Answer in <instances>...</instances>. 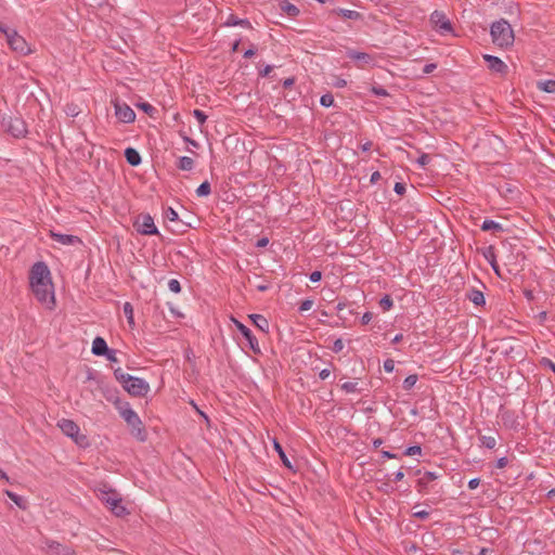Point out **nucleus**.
I'll return each instance as SVG.
<instances>
[{
	"label": "nucleus",
	"mask_w": 555,
	"mask_h": 555,
	"mask_svg": "<svg viewBox=\"0 0 555 555\" xmlns=\"http://www.w3.org/2000/svg\"><path fill=\"white\" fill-rule=\"evenodd\" d=\"M29 284L36 299L46 305L47 308L53 309L55 306V297L51 272L43 261H37L29 271Z\"/></svg>",
	"instance_id": "f257e3e1"
},
{
	"label": "nucleus",
	"mask_w": 555,
	"mask_h": 555,
	"mask_svg": "<svg viewBox=\"0 0 555 555\" xmlns=\"http://www.w3.org/2000/svg\"><path fill=\"white\" fill-rule=\"evenodd\" d=\"M115 405L119 415L130 427L131 435L139 441L144 442L147 439V433L137 412L131 409L128 402H122L119 399L115 401Z\"/></svg>",
	"instance_id": "f03ea898"
},
{
	"label": "nucleus",
	"mask_w": 555,
	"mask_h": 555,
	"mask_svg": "<svg viewBox=\"0 0 555 555\" xmlns=\"http://www.w3.org/2000/svg\"><path fill=\"white\" fill-rule=\"evenodd\" d=\"M114 376L121 384L122 388L133 397H145L150 391L147 382L125 373L121 367L114 370Z\"/></svg>",
	"instance_id": "7ed1b4c3"
},
{
	"label": "nucleus",
	"mask_w": 555,
	"mask_h": 555,
	"mask_svg": "<svg viewBox=\"0 0 555 555\" xmlns=\"http://www.w3.org/2000/svg\"><path fill=\"white\" fill-rule=\"evenodd\" d=\"M492 42L501 48L509 47L514 43V31L511 24L505 20L492 23L490 28Z\"/></svg>",
	"instance_id": "20e7f679"
},
{
	"label": "nucleus",
	"mask_w": 555,
	"mask_h": 555,
	"mask_svg": "<svg viewBox=\"0 0 555 555\" xmlns=\"http://www.w3.org/2000/svg\"><path fill=\"white\" fill-rule=\"evenodd\" d=\"M7 42L10 49L20 55H28L33 52L25 38L22 37L15 29L9 31Z\"/></svg>",
	"instance_id": "39448f33"
},
{
	"label": "nucleus",
	"mask_w": 555,
	"mask_h": 555,
	"mask_svg": "<svg viewBox=\"0 0 555 555\" xmlns=\"http://www.w3.org/2000/svg\"><path fill=\"white\" fill-rule=\"evenodd\" d=\"M135 230L143 235H156L158 230L154 224V219L149 214H141L134 222Z\"/></svg>",
	"instance_id": "423d86ee"
},
{
	"label": "nucleus",
	"mask_w": 555,
	"mask_h": 555,
	"mask_svg": "<svg viewBox=\"0 0 555 555\" xmlns=\"http://www.w3.org/2000/svg\"><path fill=\"white\" fill-rule=\"evenodd\" d=\"M2 126L14 138H22L27 133L25 121L18 117H10L9 119L4 118L2 120Z\"/></svg>",
	"instance_id": "0eeeda50"
},
{
	"label": "nucleus",
	"mask_w": 555,
	"mask_h": 555,
	"mask_svg": "<svg viewBox=\"0 0 555 555\" xmlns=\"http://www.w3.org/2000/svg\"><path fill=\"white\" fill-rule=\"evenodd\" d=\"M113 105L115 108V115L119 121L125 124L134 121L135 113L127 103L115 100L113 101Z\"/></svg>",
	"instance_id": "6e6552de"
},
{
	"label": "nucleus",
	"mask_w": 555,
	"mask_h": 555,
	"mask_svg": "<svg viewBox=\"0 0 555 555\" xmlns=\"http://www.w3.org/2000/svg\"><path fill=\"white\" fill-rule=\"evenodd\" d=\"M232 320H233L234 325L237 328V331H240V333L247 340L248 347L253 350V352L255 354H260L261 350H260V347H259L258 339L251 333V331L246 325H244L242 322H240L238 320H236V319H232Z\"/></svg>",
	"instance_id": "1a4fd4ad"
},
{
	"label": "nucleus",
	"mask_w": 555,
	"mask_h": 555,
	"mask_svg": "<svg viewBox=\"0 0 555 555\" xmlns=\"http://www.w3.org/2000/svg\"><path fill=\"white\" fill-rule=\"evenodd\" d=\"M430 21H431V23L435 24V27L442 35H444L447 33H451L453 30L450 20L441 11H437V10L434 11L430 15Z\"/></svg>",
	"instance_id": "9d476101"
},
{
	"label": "nucleus",
	"mask_w": 555,
	"mask_h": 555,
	"mask_svg": "<svg viewBox=\"0 0 555 555\" xmlns=\"http://www.w3.org/2000/svg\"><path fill=\"white\" fill-rule=\"evenodd\" d=\"M165 218L173 223L170 230L175 233H184L190 227V224L180 220L178 212L171 207L165 210Z\"/></svg>",
	"instance_id": "9b49d317"
},
{
	"label": "nucleus",
	"mask_w": 555,
	"mask_h": 555,
	"mask_svg": "<svg viewBox=\"0 0 555 555\" xmlns=\"http://www.w3.org/2000/svg\"><path fill=\"white\" fill-rule=\"evenodd\" d=\"M483 60L487 62L491 72L505 75L507 73V65L498 56L485 54Z\"/></svg>",
	"instance_id": "f8f14e48"
},
{
	"label": "nucleus",
	"mask_w": 555,
	"mask_h": 555,
	"mask_svg": "<svg viewBox=\"0 0 555 555\" xmlns=\"http://www.w3.org/2000/svg\"><path fill=\"white\" fill-rule=\"evenodd\" d=\"M48 555H75V552L67 546L52 540L46 541Z\"/></svg>",
	"instance_id": "ddd939ff"
},
{
	"label": "nucleus",
	"mask_w": 555,
	"mask_h": 555,
	"mask_svg": "<svg viewBox=\"0 0 555 555\" xmlns=\"http://www.w3.org/2000/svg\"><path fill=\"white\" fill-rule=\"evenodd\" d=\"M57 426L64 435L69 438L76 437L80 431L79 426L72 420L62 418L57 422Z\"/></svg>",
	"instance_id": "4468645a"
},
{
	"label": "nucleus",
	"mask_w": 555,
	"mask_h": 555,
	"mask_svg": "<svg viewBox=\"0 0 555 555\" xmlns=\"http://www.w3.org/2000/svg\"><path fill=\"white\" fill-rule=\"evenodd\" d=\"M50 236H51V238H53L54 241H56L57 243H60L62 245H73L76 243H81V240L76 235L61 234V233L51 231Z\"/></svg>",
	"instance_id": "2eb2a0df"
},
{
	"label": "nucleus",
	"mask_w": 555,
	"mask_h": 555,
	"mask_svg": "<svg viewBox=\"0 0 555 555\" xmlns=\"http://www.w3.org/2000/svg\"><path fill=\"white\" fill-rule=\"evenodd\" d=\"M109 348L105 341V339L101 336H96L92 341L91 351L94 356L103 357L108 352Z\"/></svg>",
	"instance_id": "dca6fc26"
},
{
	"label": "nucleus",
	"mask_w": 555,
	"mask_h": 555,
	"mask_svg": "<svg viewBox=\"0 0 555 555\" xmlns=\"http://www.w3.org/2000/svg\"><path fill=\"white\" fill-rule=\"evenodd\" d=\"M331 14L338 15L344 20L360 21L363 18L362 14L358 11L340 9V8L332 10Z\"/></svg>",
	"instance_id": "f3484780"
},
{
	"label": "nucleus",
	"mask_w": 555,
	"mask_h": 555,
	"mask_svg": "<svg viewBox=\"0 0 555 555\" xmlns=\"http://www.w3.org/2000/svg\"><path fill=\"white\" fill-rule=\"evenodd\" d=\"M124 155L127 163L133 167L139 166L142 162L140 153L133 147H127Z\"/></svg>",
	"instance_id": "a211bd4d"
},
{
	"label": "nucleus",
	"mask_w": 555,
	"mask_h": 555,
	"mask_svg": "<svg viewBox=\"0 0 555 555\" xmlns=\"http://www.w3.org/2000/svg\"><path fill=\"white\" fill-rule=\"evenodd\" d=\"M347 56L353 61H359V62H363L366 64L373 62V56L370 55L369 53L352 50V49H349L347 51Z\"/></svg>",
	"instance_id": "6ab92c4d"
},
{
	"label": "nucleus",
	"mask_w": 555,
	"mask_h": 555,
	"mask_svg": "<svg viewBox=\"0 0 555 555\" xmlns=\"http://www.w3.org/2000/svg\"><path fill=\"white\" fill-rule=\"evenodd\" d=\"M249 319L251 320L253 324L259 328L263 333L269 332V322L268 320L261 315V314H250Z\"/></svg>",
	"instance_id": "aec40b11"
},
{
	"label": "nucleus",
	"mask_w": 555,
	"mask_h": 555,
	"mask_svg": "<svg viewBox=\"0 0 555 555\" xmlns=\"http://www.w3.org/2000/svg\"><path fill=\"white\" fill-rule=\"evenodd\" d=\"M439 478V475H437L434 472H426L422 478L417 480L418 491L423 492L427 489V486L430 481L436 480Z\"/></svg>",
	"instance_id": "412c9836"
},
{
	"label": "nucleus",
	"mask_w": 555,
	"mask_h": 555,
	"mask_svg": "<svg viewBox=\"0 0 555 555\" xmlns=\"http://www.w3.org/2000/svg\"><path fill=\"white\" fill-rule=\"evenodd\" d=\"M225 26H242L245 28H251V24L247 18H238L234 14H230L224 22Z\"/></svg>",
	"instance_id": "4be33fe9"
},
{
	"label": "nucleus",
	"mask_w": 555,
	"mask_h": 555,
	"mask_svg": "<svg viewBox=\"0 0 555 555\" xmlns=\"http://www.w3.org/2000/svg\"><path fill=\"white\" fill-rule=\"evenodd\" d=\"M466 297L476 306H482L486 302L483 293L476 288L469 289Z\"/></svg>",
	"instance_id": "5701e85b"
},
{
	"label": "nucleus",
	"mask_w": 555,
	"mask_h": 555,
	"mask_svg": "<svg viewBox=\"0 0 555 555\" xmlns=\"http://www.w3.org/2000/svg\"><path fill=\"white\" fill-rule=\"evenodd\" d=\"M279 5L281 11L286 13L291 17L297 16L300 12L295 4L288 2L287 0H282Z\"/></svg>",
	"instance_id": "b1692460"
},
{
	"label": "nucleus",
	"mask_w": 555,
	"mask_h": 555,
	"mask_svg": "<svg viewBox=\"0 0 555 555\" xmlns=\"http://www.w3.org/2000/svg\"><path fill=\"white\" fill-rule=\"evenodd\" d=\"M109 509L117 517H124L129 514L127 508L121 504V500H114V503H112V507H109Z\"/></svg>",
	"instance_id": "393cba45"
},
{
	"label": "nucleus",
	"mask_w": 555,
	"mask_h": 555,
	"mask_svg": "<svg viewBox=\"0 0 555 555\" xmlns=\"http://www.w3.org/2000/svg\"><path fill=\"white\" fill-rule=\"evenodd\" d=\"M100 499L109 507H112V503H114V500H121V498L115 490L103 491Z\"/></svg>",
	"instance_id": "a878e982"
},
{
	"label": "nucleus",
	"mask_w": 555,
	"mask_h": 555,
	"mask_svg": "<svg viewBox=\"0 0 555 555\" xmlns=\"http://www.w3.org/2000/svg\"><path fill=\"white\" fill-rule=\"evenodd\" d=\"M480 229L482 231H495V232H502L503 227L499 222H495L494 220L486 219Z\"/></svg>",
	"instance_id": "bb28decb"
},
{
	"label": "nucleus",
	"mask_w": 555,
	"mask_h": 555,
	"mask_svg": "<svg viewBox=\"0 0 555 555\" xmlns=\"http://www.w3.org/2000/svg\"><path fill=\"white\" fill-rule=\"evenodd\" d=\"M177 167L180 170L190 171L194 167V160L189 156H182L179 158Z\"/></svg>",
	"instance_id": "cd10ccee"
},
{
	"label": "nucleus",
	"mask_w": 555,
	"mask_h": 555,
	"mask_svg": "<svg viewBox=\"0 0 555 555\" xmlns=\"http://www.w3.org/2000/svg\"><path fill=\"white\" fill-rule=\"evenodd\" d=\"M273 447H274V450L278 452L282 463L286 467L293 468V466L291 464V461L288 460V457L286 456V454H285V452L283 450V447L276 440L273 441Z\"/></svg>",
	"instance_id": "c85d7f7f"
},
{
	"label": "nucleus",
	"mask_w": 555,
	"mask_h": 555,
	"mask_svg": "<svg viewBox=\"0 0 555 555\" xmlns=\"http://www.w3.org/2000/svg\"><path fill=\"white\" fill-rule=\"evenodd\" d=\"M5 495L10 498L20 508L25 509L26 508V501L21 495L10 491H4Z\"/></svg>",
	"instance_id": "c756f323"
},
{
	"label": "nucleus",
	"mask_w": 555,
	"mask_h": 555,
	"mask_svg": "<svg viewBox=\"0 0 555 555\" xmlns=\"http://www.w3.org/2000/svg\"><path fill=\"white\" fill-rule=\"evenodd\" d=\"M538 88L547 93H555V80L547 79L538 82Z\"/></svg>",
	"instance_id": "7c9ffc66"
},
{
	"label": "nucleus",
	"mask_w": 555,
	"mask_h": 555,
	"mask_svg": "<svg viewBox=\"0 0 555 555\" xmlns=\"http://www.w3.org/2000/svg\"><path fill=\"white\" fill-rule=\"evenodd\" d=\"M210 193H211V185H210L209 181H204L196 189V195L198 197H206V196L210 195Z\"/></svg>",
	"instance_id": "2f4dec72"
},
{
	"label": "nucleus",
	"mask_w": 555,
	"mask_h": 555,
	"mask_svg": "<svg viewBox=\"0 0 555 555\" xmlns=\"http://www.w3.org/2000/svg\"><path fill=\"white\" fill-rule=\"evenodd\" d=\"M479 441L487 449H494L495 446H496V439L493 436L480 435L479 436Z\"/></svg>",
	"instance_id": "473e14b6"
},
{
	"label": "nucleus",
	"mask_w": 555,
	"mask_h": 555,
	"mask_svg": "<svg viewBox=\"0 0 555 555\" xmlns=\"http://www.w3.org/2000/svg\"><path fill=\"white\" fill-rule=\"evenodd\" d=\"M122 310H124V314L126 315L129 325L133 326L134 325V318H133V307H132V305L130 302H128V301L125 302L124 307H122Z\"/></svg>",
	"instance_id": "72a5a7b5"
},
{
	"label": "nucleus",
	"mask_w": 555,
	"mask_h": 555,
	"mask_svg": "<svg viewBox=\"0 0 555 555\" xmlns=\"http://www.w3.org/2000/svg\"><path fill=\"white\" fill-rule=\"evenodd\" d=\"M417 379H418V377L416 374H411V375L406 376L403 380V385H402L403 389H405V390L412 389L414 387V385L416 384Z\"/></svg>",
	"instance_id": "f704fd0d"
},
{
	"label": "nucleus",
	"mask_w": 555,
	"mask_h": 555,
	"mask_svg": "<svg viewBox=\"0 0 555 555\" xmlns=\"http://www.w3.org/2000/svg\"><path fill=\"white\" fill-rule=\"evenodd\" d=\"M392 306H393V300H392V298L389 295H385L379 300V307L383 309V311L390 310L392 308Z\"/></svg>",
	"instance_id": "c9c22d12"
},
{
	"label": "nucleus",
	"mask_w": 555,
	"mask_h": 555,
	"mask_svg": "<svg viewBox=\"0 0 555 555\" xmlns=\"http://www.w3.org/2000/svg\"><path fill=\"white\" fill-rule=\"evenodd\" d=\"M357 386H358V383H356V382H346V383L341 384L340 388L348 393L359 392L360 389H358Z\"/></svg>",
	"instance_id": "e433bc0d"
},
{
	"label": "nucleus",
	"mask_w": 555,
	"mask_h": 555,
	"mask_svg": "<svg viewBox=\"0 0 555 555\" xmlns=\"http://www.w3.org/2000/svg\"><path fill=\"white\" fill-rule=\"evenodd\" d=\"M79 447L87 448L89 446V440L86 435L80 434V431L77 434L76 437L72 438Z\"/></svg>",
	"instance_id": "4c0bfd02"
},
{
	"label": "nucleus",
	"mask_w": 555,
	"mask_h": 555,
	"mask_svg": "<svg viewBox=\"0 0 555 555\" xmlns=\"http://www.w3.org/2000/svg\"><path fill=\"white\" fill-rule=\"evenodd\" d=\"M320 104L324 107H330L334 104V96L332 93L327 92L323 94L320 99Z\"/></svg>",
	"instance_id": "58836bf2"
},
{
	"label": "nucleus",
	"mask_w": 555,
	"mask_h": 555,
	"mask_svg": "<svg viewBox=\"0 0 555 555\" xmlns=\"http://www.w3.org/2000/svg\"><path fill=\"white\" fill-rule=\"evenodd\" d=\"M138 106H139V108H141L144 113H146L150 116H153L154 113L156 112V108L146 102L140 103Z\"/></svg>",
	"instance_id": "ea45409f"
},
{
	"label": "nucleus",
	"mask_w": 555,
	"mask_h": 555,
	"mask_svg": "<svg viewBox=\"0 0 555 555\" xmlns=\"http://www.w3.org/2000/svg\"><path fill=\"white\" fill-rule=\"evenodd\" d=\"M371 92L374 95H376V96H387V95H389L388 91L385 88L380 87V86H373L371 88Z\"/></svg>",
	"instance_id": "a19ab883"
},
{
	"label": "nucleus",
	"mask_w": 555,
	"mask_h": 555,
	"mask_svg": "<svg viewBox=\"0 0 555 555\" xmlns=\"http://www.w3.org/2000/svg\"><path fill=\"white\" fill-rule=\"evenodd\" d=\"M168 287H169V289H170L171 292H173V293H176V294H178V293H180V292H181V284H180V282H179L178 280H176V279H171V280H169V282H168Z\"/></svg>",
	"instance_id": "79ce46f5"
},
{
	"label": "nucleus",
	"mask_w": 555,
	"mask_h": 555,
	"mask_svg": "<svg viewBox=\"0 0 555 555\" xmlns=\"http://www.w3.org/2000/svg\"><path fill=\"white\" fill-rule=\"evenodd\" d=\"M421 452H422L421 446H411V447L405 449L404 455L413 456V455H416V454H421Z\"/></svg>",
	"instance_id": "37998d69"
},
{
	"label": "nucleus",
	"mask_w": 555,
	"mask_h": 555,
	"mask_svg": "<svg viewBox=\"0 0 555 555\" xmlns=\"http://www.w3.org/2000/svg\"><path fill=\"white\" fill-rule=\"evenodd\" d=\"M193 115L201 125L205 124L207 120V115L201 109H194Z\"/></svg>",
	"instance_id": "c03bdc74"
},
{
	"label": "nucleus",
	"mask_w": 555,
	"mask_h": 555,
	"mask_svg": "<svg viewBox=\"0 0 555 555\" xmlns=\"http://www.w3.org/2000/svg\"><path fill=\"white\" fill-rule=\"evenodd\" d=\"M65 112L72 117H76L79 114L78 107L75 104H67Z\"/></svg>",
	"instance_id": "a18cd8bd"
},
{
	"label": "nucleus",
	"mask_w": 555,
	"mask_h": 555,
	"mask_svg": "<svg viewBox=\"0 0 555 555\" xmlns=\"http://www.w3.org/2000/svg\"><path fill=\"white\" fill-rule=\"evenodd\" d=\"M312 306H313L312 299H305L300 302L299 311L300 312L308 311L312 308Z\"/></svg>",
	"instance_id": "49530a36"
},
{
	"label": "nucleus",
	"mask_w": 555,
	"mask_h": 555,
	"mask_svg": "<svg viewBox=\"0 0 555 555\" xmlns=\"http://www.w3.org/2000/svg\"><path fill=\"white\" fill-rule=\"evenodd\" d=\"M541 365L544 367L550 369L552 372L555 373V363L548 359V358H542L540 361Z\"/></svg>",
	"instance_id": "de8ad7c7"
},
{
	"label": "nucleus",
	"mask_w": 555,
	"mask_h": 555,
	"mask_svg": "<svg viewBox=\"0 0 555 555\" xmlns=\"http://www.w3.org/2000/svg\"><path fill=\"white\" fill-rule=\"evenodd\" d=\"M344 341L341 338H337L334 344H333V347H332V350L335 352V353H338L340 352L343 349H344Z\"/></svg>",
	"instance_id": "09e8293b"
},
{
	"label": "nucleus",
	"mask_w": 555,
	"mask_h": 555,
	"mask_svg": "<svg viewBox=\"0 0 555 555\" xmlns=\"http://www.w3.org/2000/svg\"><path fill=\"white\" fill-rule=\"evenodd\" d=\"M430 157L426 153H422L421 156L417 158V164L422 167H425L427 164H429Z\"/></svg>",
	"instance_id": "8fccbe9b"
},
{
	"label": "nucleus",
	"mask_w": 555,
	"mask_h": 555,
	"mask_svg": "<svg viewBox=\"0 0 555 555\" xmlns=\"http://www.w3.org/2000/svg\"><path fill=\"white\" fill-rule=\"evenodd\" d=\"M116 353L117 351L115 349L109 348L108 352H106V354H104L103 357H105L109 362H118Z\"/></svg>",
	"instance_id": "3c124183"
},
{
	"label": "nucleus",
	"mask_w": 555,
	"mask_h": 555,
	"mask_svg": "<svg viewBox=\"0 0 555 555\" xmlns=\"http://www.w3.org/2000/svg\"><path fill=\"white\" fill-rule=\"evenodd\" d=\"M413 517L425 520L429 517V512L422 509L413 513Z\"/></svg>",
	"instance_id": "603ef678"
},
{
	"label": "nucleus",
	"mask_w": 555,
	"mask_h": 555,
	"mask_svg": "<svg viewBox=\"0 0 555 555\" xmlns=\"http://www.w3.org/2000/svg\"><path fill=\"white\" fill-rule=\"evenodd\" d=\"M395 369V361L392 359H387L384 361V370L388 373H391Z\"/></svg>",
	"instance_id": "864d4df0"
},
{
	"label": "nucleus",
	"mask_w": 555,
	"mask_h": 555,
	"mask_svg": "<svg viewBox=\"0 0 555 555\" xmlns=\"http://www.w3.org/2000/svg\"><path fill=\"white\" fill-rule=\"evenodd\" d=\"M393 191L398 194V195H403L405 193V185L401 182H397L393 186Z\"/></svg>",
	"instance_id": "5fc2aeb1"
},
{
	"label": "nucleus",
	"mask_w": 555,
	"mask_h": 555,
	"mask_svg": "<svg viewBox=\"0 0 555 555\" xmlns=\"http://www.w3.org/2000/svg\"><path fill=\"white\" fill-rule=\"evenodd\" d=\"M309 279L313 283L319 282L322 279L321 271H313V272H311Z\"/></svg>",
	"instance_id": "6e6d98bb"
},
{
	"label": "nucleus",
	"mask_w": 555,
	"mask_h": 555,
	"mask_svg": "<svg viewBox=\"0 0 555 555\" xmlns=\"http://www.w3.org/2000/svg\"><path fill=\"white\" fill-rule=\"evenodd\" d=\"M489 262L492 267V269L494 270V272L500 275V271H499V266L496 263V260H495V256L493 253H491V259H489Z\"/></svg>",
	"instance_id": "4d7b16f0"
},
{
	"label": "nucleus",
	"mask_w": 555,
	"mask_h": 555,
	"mask_svg": "<svg viewBox=\"0 0 555 555\" xmlns=\"http://www.w3.org/2000/svg\"><path fill=\"white\" fill-rule=\"evenodd\" d=\"M273 69V66L271 65H267L264 66L262 69L259 70V76L260 77H267L270 75V73L272 72Z\"/></svg>",
	"instance_id": "13d9d810"
},
{
	"label": "nucleus",
	"mask_w": 555,
	"mask_h": 555,
	"mask_svg": "<svg viewBox=\"0 0 555 555\" xmlns=\"http://www.w3.org/2000/svg\"><path fill=\"white\" fill-rule=\"evenodd\" d=\"M437 68V64L435 63H429V64H426L423 68V73L424 74H431L435 69Z\"/></svg>",
	"instance_id": "bf43d9fd"
},
{
	"label": "nucleus",
	"mask_w": 555,
	"mask_h": 555,
	"mask_svg": "<svg viewBox=\"0 0 555 555\" xmlns=\"http://www.w3.org/2000/svg\"><path fill=\"white\" fill-rule=\"evenodd\" d=\"M372 319H373V313L372 312H365L362 315L361 323L363 325H366V324H369L371 322Z\"/></svg>",
	"instance_id": "052dcab7"
},
{
	"label": "nucleus",
	"mask_w": 555,
	"mask_h": 555,
	"mask_svg": "<svg viewBox=\"0 0 555 555\" xmlns=\"http://www.w3.org/2000/svg\"><path fill=\"white\" fill-rule=\"evenodd\" d=\"M508 464V460L506 456H503V457H500L498 461H496V465L495 467L496 468H504L506 465Z\"/></svg>",
	"instance_id": "680f3d73"
},
{
	"label": "nucleus",
	"mask_w": 555,
	"mask_h": 555,
	"mask_svg": "<svg viewBox=\"0 0 555 555\" xmlns=\"http://www.w3.org/2000/svg\"><path fill=\"white\" fill-rule=\"evenodd\" d=\"M479 483H480V479L479 478L470 479L468 481V489L474 490V489H476L479 486Z\"/></svg>",
	"instance_id": "e2e57ef3"
},
{
	"label": "nucleus",
	"mask_w": 555,
	"mask_h": 555,
	"mask_svg": "<svg viewBox=\"0 0 555 555\" xmlns=\"http://www.w3.org/2000/svg\"><path fill=\"white\" fill-rule=\"evenodd\" d=\"M330 375H331V370H330V369H323V370L319 373V377H320L322 380L326 379Z\"/></svg>",
	"instance_id": "0e129e2a"
},
{
	"label": "nucleus",
	"mask_w": 555,
	"mask_h": 555,
	"mask_svg": "<svg viewBox=\"0 0 555 555\" xmlns=\"http://www.w3.org/2000/svg\"><path fill=\"white\" fill-rule=\"evenodd\" d=\"M269 244L268 237H261L257 241L256 246L257 247H266Z\"/></svg>",
	"instance_id": "69168bd1"
},
{
	"label": "nucleus",
	"mask_w": 555,
	"mask_h": 555,
	"mask_svg": "<svg viewBox=\"0 0 555 555\" xmlns=\"http://www.w3.org/2000/svg\"><path fill=\"white\" fill-rule=\"evenodd\" d=\"M382 178L379 171H374L372 175H371V183H376L379 179Z\"/></svg>",
	"instance_id": "338daca9"
},
{
	"label": "nucleus",
	"mask_w": 555,
	"mask_h": 555,
	"mask_svg": "<svg viewBox=\"0 0 555 555\" xmlns=\"http://www.w3.org/2000/svg\"><path fill=\"white\" fill-rule=\"evenodd\" d=\"M492 554H493V550L487 548V547H482L479 552V555H492Z\"/></svg>",
	"instance_id": "774afa93"
}]
</instances>
